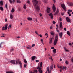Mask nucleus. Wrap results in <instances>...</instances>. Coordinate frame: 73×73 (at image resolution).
<instances>
[{
	"label": "nucleus",
	"instance_id": "c756f323",
	"mask_svg": "<svg viewBox=\"0 0 73 73\" xmlns=\"http://www.w3.org/2000/svg\"><path fill=\"white\" fill-rule=\"evenodd\" d=\"M17 3H20L21 1L20 0H17Z\"/></svg>",
	"mask_w": 73,
	"mask_h": 73
},
{
	"label": "nucleus",
	"instance_id": "20e7f679",
	"mask_svg": "<svg viewBox=\"0 0 73 73\" xmlns=\"http://www.w3.org/2000/svg\"><path fill=\"white\" fill-rule=\"evenodd\" d=\"M52 9L54 12H56V7H55V6L54 4H53V5Z\"/></svg>",
	"mask_w": 73,
	"mask_h": 73
},
{
	"label": "nucleus",
	"instance_id": "3c124183",
	"mask_svg": "<svg viewBox=\"0 0 73 73\" xmlns=\"http://www.w3.org/2000/svg\"><path fill=\"white\" fill-rule=\"evenodd\" d=\"M27 3H28V4H30V1H28L27 2Z\"/></svg>",
	"mask_w": 73,
	"mask_h": 73
},
{
	"label": "nucleus",
	"instance_id": "a18cd8bd",
	"mask_svg": "<svg viewBox=\"0 0 73 73\" xmlns=\"http://www.w3.org/2000/svg\"><path fill=\"white\" fill-rule=\"evenodd\" d=\"M51 49H54V47H52L51 48Z\"/></svg>",
	"mask_w": 73,
	"mask_h": 73
},
{
	"label": "nucleus",
	"instance_id": "5fc2aeb1",
	"mask_svg": "<svg viewBox=\"0 0 73 73\" xmlns=\"http://www.w3.org/2000/svg\"><path fill=\"white\" fill-rule=\"evenodd\" d=\"M13 50V48H12V49L11 50L10 52H12Z\"/></svg>",
	"mask_w": 73,
	"mask_h": 73
},
{
	"label": "nucleus",
	"instance_id": "1a4fd4ad",
	"mask_svg": "<svg viewBox=\"0 0 73 73\" xmlns=\"http://www.w3.org/2000/svg\"><path fill=\"white\" fill-rule=\"evenodd\" d=\"M47 12L48 13H49L50 11V8L49 7H47Z\"/></svg>",
	"mask_w": 73,
	"mask_h": 73
},
{
	"label": "nucleus",
	"instance_id": "aec40b11",
	"mask_svg": "<svg viewBox=\"0 0 73 73\" xmlns=\"http://www.w3.org/2000/svg\"><path fill=\"white\" fill-rule=\"evenodd\" d=\"M0 10H1V11H3L4 10V9L1 6L0 7Z\"/></svg>",
	"mask_w": 73,
	"mask_h": 73
},
{
	"label": "nucleus",
	"instance_id": "ea45409f",
	"mask_svg": "<svg viewBox=\"0 0 73 73\" xmlns=\"http://www.w3.org/2000/svg\"><path fill=\"white\" fill-rule=\"evenodd\" d=\"M35 33H36V35H38V36L39 35V34H38L37 32L36 31H35Z\"/></svg>",
	"mask_w": 73,
	"mask_h": 73
},
{
	"label": "nucleus",
	"instance_id": "e2e57ef3",
	"mask_svg": "<svg viewBox=\"0 0 73 73\" xmlns=\"http://www.w3.org/2000/svg\"><path fill=\"white\" fill-rule=\"evenodd\" d=\"M64 31H66V28H64Z\"/></svg>",
	"mask_w": 73,
	"mask_h": 73
},
{
	"label": "nucleus",
	"instance_id": "774afa93",
	"mask_svg": "<svg viewBox=\"0 0 73 73\" xmlns=\"http://www.w3.org/2000/svg\"><path fill=\"white\" fill-rule=\"evenodd\" d=\"M71 61L73 62V58L72 59Z\"/></svg>",
	"mask_w": 73,
	"mask_h": 73
},
{
	"label": "nucleus",
	"instance_id": "6e6d98bb",
	"mask_svg": "<svg viewBox=\"0 0 73 73\" xmlns=\"http://www.w3.org/2000/svg\"><path fill=\"white\" fill-rule=\"evenodd\" d=\"M59 20L60 21H62V18H60Z\"/></svg>",
	"mask_w": 73,
	"mask_h": 73
},
{
	"label": "nucleus",
	"instance_id": "8fccbe9b",
	"mask_svg": "<svg viewBox=\"0 0 73 73\" xmlns=\"http://www.w3.org/2000/svg\"><path fill=\"white\" fill-rule=\"evenodd\" d=\"M5 7L6 8H7V4H6L5 5Z\"/></svg>",
	"mask_w": 73,
	"mask_h": 73
},
{
	"label": "nucleus",
	"instance_id": "49530a36",
	"mask_svg": "<svg viewBox=\"0 0 73 73\" xmlns=\"http://www.w3.org/2000/svg\"><path fill=\"white\" fill-rule=\"evenodd\" d=\"M9 27L10 28H11V24H10L9 25V26L8 27V28H9Z\"/></svg>",
	"mask_w": 73,
	"mask_h": 73
},
{
	"label": "nucleus",
	"instance_id": "a19ab883",
	"mask_svg": "<svg viewBox=\"0 0 73 73\" xmlns=\"http://www.w3.org/2000/svg\"><path fill=\"white\" fill-rule=\"evenodd\" d=\"M50 58L52 61H53V59H52V56H51L50 58Z\"/></svg>",
	"mask_w": 73,
	"mask_h": 73
},
{
	"label": "nucleus",
	"instance_id": "bb28decb",
	"mask_svg": "<svg viewBox=\"0 0 73 73\" xmlns=\"http://www.w3.org/2000/svg\"><path fill=\"white\" fill-rule=\"evenodd\" d=\"M10 17L11 19H13V16L11 14H10Z\"/></svg>",
	"mask_w": 73,
	"mask_h": 73
},
{
	"label": "nucleus",
	"instance_id": "c85d7f7f",
	"mask_svg": "<svg viewBox=\"0 0 73 73\" xmlns=\"http://www.w3.org/2000/svg\"><path fill=\"white\" fill-rule=\"evenodd\" d=\"M67 34L69 35V36H70V33L69 32V31H67Z\"/></svg>",
	"mask_w": 73,
	"mask_h": 73
},
{
	"label": "nucleus",
	"instance_id": "72a5a7b5",
	"mask_svg": "<svg viewBox=\"0 0 73 73\" xmlns=\"http://www.w3.org/2000/svg\"><path fill=\"white\" fill-rule=\"evenodd\" d=\"M50 34L51 35H52V36H54V33L53 32H51Z\"/></svg>",
	"mask_w": 73,
	"mask_h": 73
},
{
	"label": "nucleus",
	"instance_id": "393cba45",
	"mask_svg": "<svg viewBox=\"0 0 73 73\" xmlns=\"http://www.w3.org/2000/svg\"><path fill=\"white\" fill-rule=\"evenodd\" d=\"M4 42H1L0 44V48H1V45L4 44Z\"/></svg>",
	"mask_w": 73,
	"mask_h": 73
},
{
	"label": "nucleus",
	"instance_id": "0eeeda50",
	"mask_svg": "<svg viewBox=\"0 0 73 73\" xmlns=\"http://www.w3.org/2000/svg\"><path fill=\"white\" fill-rule=\"evenodd\" d=\"M48 15L50 16V18L52 19H53V14H52V13H51L48 14Z\"/></svg>",
	"mask_w": 73,
	"mask_h": 73
},
{
	"label": "nucleus",
	"instance_id": "e433bc0d",
	"mask_svg": "<svg viewBox=\"0 0 73 73\" xmlns=\"http://www.w3.org/2000/svg\"><path fill=\"white\" fill-rule=\"evenodd\" d=\"M59 68H60V69H61L62 70H63V68H62V66H60Z\"/></svg>",
	"mask_w": 73,
	"mask_h": 73
},
{
	"label": "nucleus",
	"instance_id": "a878e982",
	"mask_svg": "<svg viewBox=\"0 0 73 73\" xmlns=\"http://www.w3.org/2000/svg\"><path fill=\"white\" fill-rule=\"evenodd\" d=\"M27 19H28V20H30V21L32 20V19L31 18L28 17L27 18Z\"/></svg>",
	"mask_w": 73,
	"mask_h": 73
},
{
	"label": "nucleus",
	"instance_id": "2f4dec72",
	"mask_svg": "<svg viewBox=\"0 0 73 73\" xmlns=\"http://www.w3.org/2000/svg\"><path fill=\"white\" fill-rule=\"evenodd\" d=\"M47 72H49V67H48L47 68Z\"/></svg>",
	"mask_w": 73,
	"mask_h": 73
},
{
	"label": "nucleus",
	"instance_id": "412c9836",
	"mask_svg": "<svg viewBox=\"0 0 73 73\" xmlns=\"http://www.w3.org/2000/svg\"><path fill=\"white\" fill-rule=\"evenodd\" d=\"M62 22H60V28H62Z\"/></svg>",
	"mask_w": 73,
	"mask_h": 73
},
{
	"label": "nucleus",
	"instance_id": "79ce46f5",
	"mask_svg": "<svg viewBox=\"0 0 73 73\" xmlns=\"http://www.w3.org/2000/svg\"><path fill=\"white\" fill-rule=\"evenodd\" d=\"M68 11L69 12H72V10H68Z\"/></svg>",
	"mask_w": 73,
	"mask_h": 73
},
{
	"label": "nucleus",
	"instance_id": "4c0bfd02",
	"mask_svg": "<svg viewBox=\"0 0 73 73\" xmlns=\"http://www.w3.org/2000/svg\"><path fill=\"white\" fill-rule=\"evenodd\" d=\"M2 30H3V31H4L5 30V28L4 27H3L2 29Z\"/></svg>",
	"mask_w": 73,
	"mask_h": 73
},
{
	"label": "nucleus",
	"instance_id": "dca6fc26",
	"mask_svg": "<svg viewBox=\"0 0 73 73\" xmlns=\"http://www.w3.org/2000/svg\"><path fill=\"white\" fill-rule=\"evenodd\" d=\"M62 33H59V36H60V38H62Z\"/></svg>",
	"mask_w": 73,
	"mask_h": 73
},
{
	"label": "nucleus",
	"instance_id": "4be33fe9",
	"mask_svg": "<svg viewBox=\"0 0 73 73\" xmlns=\"http://www.w3.org/2000/svg\"><path fill=\"white\" fill-rule=\"evenodd\" d=\"M53 68V65H51L50 66V69L51 70H52Z\"/></svg>",
	"mask_w": 73,
	"mask_h": 73
},
{
	"label": "nucleus",
	"instance_id": "052dcab7",
	"mask_svg": "<svg viewBox=\"0 0 73 73\" xmlns=\"http://www.w3.org/2000/svg\"><path fill=\"white\" fill-rule=\"evenodd\" d=\"M57 31L58 32V33L60 32V31H59L58 30H57Z\"/></svg>",
	"mask_w": 73,
	"mask_h": 73
},
{
	"label": "nucleus",
	"instance_id": "9d476101",
	"mask_svg": "<svg viewBox=\"0 0 73 73\" xmlns=\"http://www.w3.org/2000/svg\"><path fill=\"white\" fill-rule=\"evenodd\" d=\"M8 24H6L5 25V30H7V29L8 28Z\"/></svg>",
	"mask_w": 73,
	"mask_h": 73
},
{
	"label": "nucleus",
	"instance_id": "5701e85b",
	"mask_svg": "<svg viewBox=\"0 0 73 73\" xmlns=\"http://www.w3.org/2000/svg\"><path fill=\"white\" fill-rule=\"evenodd\" d=\"M24 62L26 64H28V62H27V60L25 59H24Z\"/></svg>",
	"mask_w": 73,
	"mask_h": 73
},
{
	"label": "nucleus",
	"instance_id": "680f3d73",
	"mask_svg": "<svg viewBox=\"0 0 73 73\" xmlns=\"http://www.w3.org/2000/svg\"><path fill=\"white\" fill-rule=\"evenodd\" d=\"M39 15L40 17L42 16V14H41V13H40Z\"/></svg>",
	"mask_w": 73,
	"mask_h": 73
},
{
	"label": "nucleus",
	"instance_id": "0e129e2a",
	"mask_svg": "<svg viewBox=\"0 0 73 73\" xmlns=\"http://www.w3.org/2000/svg\"><path fill=\"white\" fill-rule=\"evenodd\" d=\"M64 69H65V70H66V67H64Z\"/></svg>",
	"mask_w": 73,
	"mask_h": 73
},
{
	"label": "nucleus",
	"instance_id": "cd10ccee",
	"mask_svg": "<svg viewBox=\"0 0 73 73\" xmlns=\"http://www.w3.org/2000/svg\"><path fill=\"white\" fill-rule=\"evenodd\" d=\"M14 11L15 9H13V8H12L11 11V12L13 13V12Z\"/></svg>",
	"mask_w": 73,
	"mask_h": 73
},
{
	"label": "nucleus",
	"instance_id": "f8f14e48",
	"mask_svg": "<svg viewBox=\"0 0 73 73\" xmlns=\"http://www.w3.org/2000/svg\"><path fill=\"white\" fill-rule=\"evenodd\" d=\"M49 43L50 44L52 42V41L53 40L52 39V38H50L49 39Z\"/></svg>",
	"mask_w": 73,
	"mask_h": 73
},
{
	"label": "nucleus",
	"instance_id": "39448f33",
	"mask_svg": "<svg viewBox=\"0 0 73 73\" xmlns=\"http://www.w3.org/2000/svg\"><path fill=\"white\" fill-rule=\"evenodd\" d=\"M66 20L67 21V22H69V23H71V21L70 20V19H69V17H66Z\"/></svg>",
	"mask_w": 73,
	"mask_h": 73
},
{
	"label": "nucleus",
	"instance_id": "9b49d317",
	"mask_svg": "<svg viewBox=\"0 0 73 73\" xmlns=\"http://www.w3.org/2000/svg\"><path fill=\"white\" fill-rule=\"evenodd\" d=\"M57 41H58V40H54V45H56V44H57Z\"/></svg>",
	"mask_w": 73,
	"mask_h": 73
},
{
	"label": "nucleus",
	"instance_id": "7ed1b4c3",
	"mask_svg": "<svg viewBox=\"0 0 73 73\" xmlns=\"http://www.w3.org/2000/svg\"><path fill=\"white\" fill-rule=\"evenodd\" d=\"M61 6L64 9L65 11H66V8L65 7V5L64 4H61Z\"/></svg>",
	"mask_w": 73,
	"mask_h": 73
},
{
	"label": "nucleus",
	"instance_id": "09e8293b",
	"mask_svg": "<svg viewBox=\"0 0 73 73\" xmlns=\"http://www.w3.org/2000/svg\"><path fill=\"white\" fill-rule=\"evenodd\" d=\"M52 23H53L54 24H55L56 23V22L54 21H53V22H52Z\"/></svg>",
	"mask_w": 73,
	"mask_h": 73
},
{
	"label": "nucleus",
	"instance_id": "ddd939ff",
	"mask_svg": "<svg viewBox=\"0 0 73 73\" xmlns=\"http://www.w3.org/2000/svg\"><path fill=\"white\" fill-rule=\"evenodd\" d=\"M4 2L3 1H1L0 2V5L1 6H2L3 5V3Z\"/></svg>",
	"mask_w": 73,
	"mask_h": 73
},
{
	"label": "nucleus",
	"instance_id": "13d9d810",
	"mask_svg": "<svg viewBox=\"0 0 73 73\" xmlns=\"http://www.w3.org/2000/svg\"><path fill=\"white\" fill-rule=\"evenodd\" d=\"M39 36L40 37H42V36L41 34H40L39 35Z\"/></svg>",
	"mask_w": 73,
	"mask_h": 73
},
{
	"label": "nucleus",
	"instance_id": "58836bf2",
	"mask_svg": "<svg viewBox=\"0 0 73 73\" xmlns=\"http://www.w3.org/2000/svg\"><path fill=\"white\" fill-rule=\"evenodd\" d=\"M27 65L26 64H24V68H26V67H27Z\"/></svg>",
	"mask_w": 73,
	"mask_h": 73
},
{
	"label": "nucleus",
	"instance_id": "f257e3e1",
	"mask_svg": "<svg viewBox=\"0 0 73 73\" xmlns=\"http://www.w3.org/2000/svg\"><path fill=\"white\" fill-rule=\"evenodd\" d=\"M33 1L34 2L33 3V5L34 7V8H35V9H36V11H38V12L40 10V8L39 6H38L37 4H38V1H36V0H33Z\"/></svg>",
	"mask_w": 73,
	"mask_h": 73
},
{
	"label": "nucleus",
	"instance_id": "603ef678",
	"mask_svg": "<svg viewBox=\"0 0 73 73\" xmlns=\"http://www.w3.org/2000/svg\"><path fill=\"white\" fill-rule=\"evenodd\" d=\"M27 49H31V48H30L29 47H27Z\"/></svg>",
	"mask_w": 73,
	"mask_h": 73
},
{
	"label": "nucleus",
	"instance_id": "423d86ee",
	"mask_svg": "<svg viewBox=\"0 0 73 73\" xmlns=\"http://www.w3.org/2000/svg\"><path fill=\"white\" fill-rule=\"evenodd\" d=\"M15 60H11L10 61V62L11 64H14L15 65Z\"/></svg>",
	"mask_w": 73,
	"mask_h": 73
},
{
	"label": "nucleus",
	"instance_id": "2eb2a0df",
	"mask_svg": "<svg viewBox=\"0 0 73 73\" xmlns=\"http://www.w3.org/2000/svg\"><path fill=\"white\" fill-rule=\"evenodd\" d=\"M35 58H36V56H33L32 57V59L33 61H34Z\"/></svg>",
	"mask_w": 73,
	"mask_h": 73
},
{
	"label": "nucleus",
	"instance_id": "864d4df0",
	"mask_svg": "<svg viewBox=\"0 0 73 73\" xmlns=\"http://www.w3.org/2000/svg\"><path fill=\"white\" fill-rule=\"evenodd\" d=\"M61 15H62V16H64V13H61Z\"/></svg>",
	"mask_w": 73,
	"mask_h": 73
},
{
	"label": "nucleus",
	"instance_id": "473e14b6",
	"mask_svg": "<svg viewBox=\"0 0 73 73\" xmlns=\"http://www.w3.org/2000/svg\"><path fill=\"white\" fill-rule=\"evenodd\" d=\"M58 14V13L56 12L55 14H54V16H56Z\"/></svg>",
	"mask_w": 73,
	"mask_h": 73
},
{
	"label": "nucleus",
	"instance_id": "338daca9",
	"mask_svg": "<svg viewBox=\"0 0 73 73\" xmlns=\"http://www.w3.org/2000/svg\"><path fill=\"white\" fill-rule=\"evenodd\" d=\"M48 73H50V71H48Z\"/></svg>",
	"mask_w": 73,
	"mask_h": 73
},
{
	"label": "nucleus",
	"instance_id": "c03bdc74",
	"mask_svg": "<svg viewBox=\"0 0 73 73\" xmlns=\"http://www.w3.org/2000/svg\"><path fill=\"white\" fill-rule=\"evenodd\" d=\"M24 8L25 9H26V5H24Z\"/></svg>",
	"mask_w": 73,
	"mask_h": 73
},
{
	"label": "nucleus",
	"instance_id": "c9c22d12",
	"mask_svg": "<svg viewBox=\"0 0 73 73\" xmlns=\"http://www.w3.org/2000/svg\"><path fill=\"white\" fill-rule=\"evenodd\" d=\"M40 68H41V67H40V66H38V67L37 68V69L39 70V69Z\"/></svg>",
	"mask_w": 73,
	"mask_h": 73
},
{
	"label": "nucleus",
	"instance_id": "bf43d9fd",
	"mask_svg": "<svg viewBox=\"0 0 73 73\" xmlns=\"http://www.w3.org/2000/svg\"><path fill=\"white\" fill-rule=\"evenodd\" d=\"M48 34L47 33H46L45 34V36H48Z\"/></svg>",
	"mask_w": 73,
	"mask_h": 73
},
{
	"label": "nucleus",
	"instance_id": "6e6552de",
	"mask_svg": "<svg viewBox=\"0 0 73 73\" xmlns=\"http://www.w3.org/2000/svg\"><path fill=\"white\" fill-rule=\"evenodd\" d=\"M38 72L39 73H42V68H40L38 70Z\"/></svg>",
	"mask_w": 73,
	"mask_h": 73
},
{
	"label": "nucleus",
	"instance_id": "4468645a",
	"mask_svg": "<svg viewBox=\"0 0 73 73\" xmlns=\"http://www.w3.org/2000/svg\"><path fill=\"white\" fill-rule=\"evenodd\" d=\"M68 5L69 6H73V3H68Z\"/></svg>",
	"mask_w": 73,
	"mask_h": 73
},
{
	"label": "nucleus",
	"instance_id": "6ab92c4d",
	"mask_svg": "<svg viewBox=\"0 0 73 73\" xmlns=\"http://www.w3.org/2000/svg\"><path fill=\"white\" fill-rule=\"evenodd\" d=\"M10 3H11V4L12 3V2H15V0H13V1H12V0H9Z\"/></svg>",
	"mask_w": 73,
	"mask_h": 73
},
{
	"label": "nucleus",
	"instance_id": "a211bd4d",
	"mask_svg": "<svg viewBox=\"0 0 73 73\" xmlns=\"http://www.w3.org/2000/svg\"><path fill=\"white\" fill-rule=\"evenodd\" d=\"M55 40H56V41H58V36L56 35L55 36Z\"/></svg>",
	"mask_w": 73,
	"mask_h": 73
},
{
	"label": "nucleus",
	"instance_id": "f3484780",
	"mask_svg": "<svg viewBox=\"0 0 73 73\" xmlns=\"http://www.w3.org/2000/svg\"><path fill=\"white\" fill-rule=\"evenodd\" d=\"M53 53H54V54H55V53H56V49H54L53 50Z\"/></svg>",
	"mask_w": 73,
	"mask_h": 73
},
{
	"label": "nucleus",
	"instance_id": "f03ea898",
	"mask_svg": "<svg viewBox=\"0 0 73 73\" xmlns=\"http://www.w3.org/2000/svg\"><path fill=\"white\" fill-rule=\"evenodd\" d=\"M16 64V65H17L18 64V62H19V64L20 65V66L21 68H22V67L23 66V65L22 64V63L21 61H19L17 59H16L15 60Z\"/></svg>",
	"mask_w": 73,
	"mask_h": 73
},
{
	"label": "nucleus",
	"instance_id": "b1692460",
	"mask_svg": "<svg viewBox=\"0 0 73 73\" xmlns=\"http://www.w3.org/2000/svg\"><path fill=\"white\" fill-rule=\"evenodd\" d=\"M37 73V70H35L33 72V73L32 72H31V73Z\"/></svg>",
	"mask_w": 73,
	"mask_h": 73
},
{
	"label": "nucleus",
	"instance_id": "7c9ffc66",
	"mask_svg": "<svg viewBox=\"0 0 73 73\" xmlns=\"http://www.w3.org/2000/svg\"><path fill=\"white\" fill-rule=\"evenodd\" d=\"M65 63H66V65H68V64H69V62L68 61H66L65 62Z\"/></svg>",
	"mask_w": 73,
	"mask_h": 73
},
{
	"label": "nucleus",
	"instance_id": "4d7b16f0",
	"mask_svg": "<svg viewBox=\"0 0 73 73\" xmlns=\"http://www.w3.org/2000/svg\"><path fill=\"white\" fill-rule=\"evenodd\" d=\"M35 61L36 62H39V60H36Z\"/></svg>",
	"mask_w": 73,
	"mask_h": 73
},
{
	"label": "nucleus",
	"instance_id": "37998d69",
	"mask_svg": "<svg viewBox=\"0 0 73 73\" xmlns=\"http://www.w3.org/2000/svg\"><path fill=\"white\" fill-rule=\"evenodd\" d=\"M35 46V44H33L32 45V47H34V46Z\"/></svg>",
	"mask_w": 73,
	"mask_h": 73
},
{
	"label": "nucleus",
	"instance_id": "de8ad7c7",
	"mask_svg": "<svg viewBox=\"0 0 73 73\" xmlns=\"http://www.w3.org/2000/svg\"><path fill=\"white\" fill-rule=\"evenodd\" d=\"M59 12V10H58V9H57L56 12L58 13Z\"/></svg>",
	"mask_w": 73,
	"mask_h": 73
},
{
	"label": "nucleus",
	"instance_id": "f704fd0d",
	"mask_svg": "<svg viewBox=\"0 0 73 73\" xmlns=\"http://www.w3.org/2000/svg\"><path fill=\"white\" fill-rule=\"evenodd\" d=\"M42 62L40 63V68H41L42 67Z\"/></svg>",
	"mask_w": 73,
	"mask_h": 73
},
{
	"label": "nucleus",
	"instance_id": "69168bd1",
	"mask_svg": "<svg viewBox=\"0 0 73 73\" xmlns=\"http://www.w3.org/2000/svg\"><path fill=\"white\" fill-rule=\"evenodd\" d=\"M69 45H72V43H69Z\"/></svg>",
	"mask_w": 73,
	"mask_h": 73
}]
</instances>
